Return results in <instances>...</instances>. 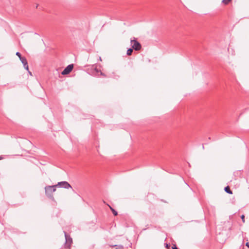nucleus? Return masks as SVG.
Wrapping results in <instances>:
<instances>
[{"instance_id": "1", "label": "nucleus", "mask_w": 249, "mask_h": 249, "mask_svg": "<svg viewBox=\"0 0 249 249\" xmlns=\"http://www.w3.org/2000/svg\"><path fill=\"white\" fill-rule=\"evenodd\" d=\"M57 185L47 186L45 187V194L48 197H52L53 193L55 191Z\"/></svg>"}, {"instance_id": "2", "label": "nucleus", "mask_w": 249, "mask_h": 249, "mask_svg": "<svg viewBox=\"0 0 249 249\" xmlns=\"http://www.w3.org/2000/svg\"><path fill=\"white\" fill-rule=\"evenodd\" d=\"M130 43L132 48L135 51H139L142 48L141 44L135 39V37H133V39H131Z\"/></svg>"}, {"instance_id": "3", "label": "nucleus", "mask_w": 249, "mask_h": 249, "mask_svg": "<svg viewBox=\"0 0 249 249\" xmlns=\"http://www.w3.org/2000/svg\"><path fill=\"white\" fill-rule=\"evenodd\" d=\"M91 74L95 76H99L100 75L106 77V75L103 73L100 70L98 69L96 66L92 65L91 68Z\"/></svg>"}, {"instance_id": "4", "label": "nucleus", "mask_w": 249, "mask_h": 249, "mask_svg": "<svg viewBox=\"0 0 249 249\" xmlns=\"http://www.w3.org/2000/svg\"><path fill=\"white\" fill-rule=\"evenodd\" d=\"M56 185L59 187L63 188L65 189L72 188L71 185L67 181H65L59 182Z\"/></svg>"}, {"instance_id": "5", "label": "nucleus", "mask_w": 249, "mask_h": 249, "mask_svg": "<svg viewBox=\"0 0 249 249\" xmlns=\"http://www.w3.org/2000/svg\"><path fill=\"white\" fill-rule=\"evenodd\" d=\"M73 68V64H70L67 66L64 70L61 72V74L63 75H67L70 73Z\"/></svg>"}, {"instance_id": "6", "label": "nucleus", "mask_w": 249, "mask_h": 249, "mask_svg": "<svg viewBox=\"0 0 249 249\" xmlns=\"http://www.w3.org/2000/svg\"><path fill=\"white\" fill-rule=\"evenodd\" d=\"M64 232L65 234V237L66 239L65 245L66 244H70L71 246V244L72 242V238L70 236H68V235L65 231H64Z\"/></svg>"}, {"instance_id": "7", "label": "nucleus", "mask_w": 249, "mask_h": 249, "mask_svg": "<svg viewBox=\"0 0 249 249\" xmlns=\"http://www.w3.org/2000/svg\"><path fill=\"white\" fill-rule=\"evenodd\" d=\"M20 60L21 61V63H22L25 69L28 71L29 67H28V62H27V60L26 58L25 57H23V58H21V59H20Z\"/></svg>"}, {"instance_id": "8", "label": "nucleus", "mask_w": 249, "mask_h": 249, "mask_svg": "<svg viewBox=\"0 0 249 249\" xmlns=\"http://www.w3.org/2000/svg\"><path fill=\"white\" fill-rule=\"evenodd\" d=\"M224 190L227 193L229 194H232V191L231 190L230 187L229 186L225 187L224 188Z\"/></svg>"}, {"instance_id": "9", "label": "nucleus", "mask_w": 249, "mask_h": 249, "mask_svg": "<svg viewBox=\"0 0 249 249\" xmlns=\"http://www.w3.org/2000/svg\"><path fill=\"white\" fill-rule=\"evenodd\" d=\"M133 49L132 48H129L126 52V54L127 55H131L132 54V53L133 52Z\"/></svg>"}, {"instance_id": "10", "label": "nucleus", "mask_w": 249, "mask_h": 249, "mask_svg": "<svg viewBox=\"0 0 249 249\" xmlns=\"http://www.w3.org/2000/svg\"><path fill=\"white\" fill-rule=\"evenodd\" d=\"M113 246H115L116 249H124L123 246L121 245H114Z\"/></svg>"}, {"instance_id": "11", "label": "nucleus", "mask_w": 249, "mask_h": 249, "mask_svg": "<svg viewBox=\"0 0 249 249\" xmlns=\"http://www.w3.org/2000/svg\"><path fill=\"white\" fill-rule=\"evenodd\" d=\"M110 208L113 214H114V215H115V216L117 215V214H118L117 212L116 211H115L114 209H113L112 207H111L110 206Z\"/></svg>"}, {"instance_id": "12", "label": "nucleus", "mask_w": 249, "mask_h": 249, "mask_svg": "<svg viewBox=\"0 0 249 249\" xmlns=\"http://www.w3.org/2000/svg\"><path fill=\"white\" fill-rule=\"evenodd\" d=\"M231 0H223L222 2L224 4H228Z\"/></svg>"}, {"instance_id": "13", "label": "nucleus", "mask_w": 249, "mask_h": 249, "mask_svg": "<svg viewBox=\"0 0 249 249\" xmlns=\"http://www.w3.org/2000/svg\"><path fill=\"white\" fill-rule=\"evenodd\" d=\"M16 54L19 57V59H21V58L23 57L21 56V53L18 52H17Z\"/></svg>"}, {"instance_id": "14", "label": "nucleus", "mask_w": 249, "mask_h": 249, "mask_svg": "<svg viewBox=\"0 0 249 249\" xmlns=\"http://www.w3.org/2000/svg\"><path fill=\"white\" fill-rule=\"evenodd\" d=\"M70 244H66V245H65V248H66L67 249H70Z\"/></svg>"}, {"instance_id": "15", "label": "nucleus", "mask_w": 249, "mask_h": 249, "mask_svg": "<svg viewBox=\"0 0 249 249\" xmlns=\"http://www.w3.org/2000/svg\"><path fill=\"white\" fill-rule=\"evenodd\" d=\"M241 219H242V220L243 221V222H245V216L244 215H241Z\"/></svg>"}, {"instance_id": "16", "label": "nucleus", "mask_w": 249, "mask_h": 249, "mask_svg": "<svg viewBox=\"0 0 249 249\" xmlns=\"http://www.w3.org/2000/svg\"><path fill=\"white\" fill-rule=\"evenodd\" d=\"M172 249H178V248H177V247L175 245H174L172 246Z\"/></svg>"}, {"instance_id": "17", "label": "nucleus", "mask_w": 249, "mask_h": 249, "mask_svg": "<svg viewBox=\"0 0 249 249\" xmlns=\"http://www.w3.org/2000/svg\"><path fill=\"white\" fill-rule=\"evenodd\" d=\"M246 245L249 248V243L248 242L246 243Z\"/></svg>"}, {"instance_id": "18", "label": "nucleus", "mask_w": 249, "mask_h": 249, "mask_svg": "<svg viewBox=\"0 0 249 249\" xmlns=\"http://www.w3.org/2000/svg\"><path fill=\"white\" fill-rule=\"evenodd\" d=\"M28 72H29V74H30V75H32V73H31V72H30L29 70H28Z\"/></svg>"}, {"instance_id": "19", "label": "nucleus", "mask_w": 249, "mask_h": 249, "mask_svg": "<svg viewBox=\"0 0 249 249\" xmlns=\"http://www.w3.org/2000/svg\"><path fill=\"white\" fill-rule=\"evenodd\" d=\"M3 159V157L1 156H0V160H2Z\"/></svg>"}, {"instance_id": "20", "label": "nucleus", "mask_w": 249, "mask_h": 249, "mask_svg": "<svg viewBox=\"0 0 249 249\" xmlns=\"http://www.w3.org/2000/svg\"><path fill=\"white\" fill-rule=\"evenodd\" d=\"M114 245H111L110 246L111 247H115V246H113Z\"/></svg>"}, {"instance_id": "21", "label": "nucleus", "mask_w": 249, "mask_h": 249, "mask_svg": "<svg viewBox=\"0 0 249 249\" xmlns=\"http://www.w3.org/2000/svg\"><path fill=\"white\" fill-rule=\"evenodd\" d=\"M99 60H100V61H102V59H101V57H99Z\"/></svg>"}, {"instance_id": "22", "label": "nucleus", "mask_w": 249, "mask_h": 249, "mask_svg": "<svg viewBox=\"0 0 249 249\" xmlns=\"http://www.w3.org/2000/svg\"><path fill=\"white\" fill-rule=\"evenodd\" d=\"M202 148H203V149H204V145H203Z\"/></svg>"}]
</instances>
